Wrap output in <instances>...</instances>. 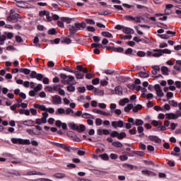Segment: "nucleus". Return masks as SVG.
<instances>
[{"label":"nucleus","instance_id":"obj_35","mask_svg":"<svg viewBox=\"0 0 181 181\" xmlns=\"http://www.w3.org/2000/svg\"><path fill=\"white\" fill-rule=\"evenodd\" d=\"M76 25H78V29L79 30L82 29H86L87 28V24L85 22H82L81 23H76Z\"/></svg>","mask_w":181,"mask_h":181},{"label":"nucleus","instance_id":"obj_1","mask_svg":"<svg viewBox=\"0 0 181 181\" xmlns=\"http://www.w3.org/2000/svg\"><path fill=\"white\" fill-rule=\"evenodd\" d=\"M59 77L62 79L61 83L64 85L68 84V86H70L71 82L74 81V76H67L64 74H60Z\"/></svg>","mask_w":181,"mask_h":181},{"label":"nucleus","instance_id":"obj_17","mask_svg":"<svg viewBox=\"0 0 181 181\" xmlns=\"http://www.w3.org/2000/svg\"><path fill=\"white\" fill-rule=\"evenodd\" d=\"M165 118L167 119H177V118H179V116L174 113H166Z\"/></svg>","mask_w":181,"mask_h":181},{"label":"nucleus","instance_id":"obj_2","mask_svg":"<svg viewBox=\"0 0 181 181\" xmlns=\"http://www.w3.org/2000/svg\"><path fill=\"white\" fill-rule=\"evenodd\" d=\"M11 142L16 145H30V140L29 139L12 138Z\"/></svg>","mask_w":181,"mask_h":181},{"label":"nucleus","instance_id":"obj_29","mask_svg":"<svg viewBox=\"0 0 181 181\" xmlns=\"http://www.w3.org/2000/svg\"><path fill=\"white\" fill-rule=\"evenodd\" d=\"M139 76L141 78H148V77H149V74H148L146 72H144V71H139Z\"/></svg>","mask_w":181,"mask_h":181},{"label":"nucleus","instance_id":"obj_58","mask_svg":"<svg viewBox=\"0 0 181 181\" xmlns=\"http://www.w3.org/2000/svg\"><path fill=\"white\" fill-rule=\"evenodd\" d=\"M111 112H112H112H115V114H116V115H121V114H122V112L119 109H116L115 110H111Z\"/></svg>","mask_w":181,"mask_h":181},{"label":"nucleus","instance_id":"obj_51","mask_svg":"<svg viewBox=\"0 0 181 181\" xmlns=\"http://www.w3.org/2000/svg\"><path fill=\"white\" fill-rule=\"evenodd\" d=\"M119 159L122 161L128 160V155L127 154L121 155L119 156Z\"/></svg>","mask_w":181,"mask_h":181},{"label":"nucleus","instance_id":"obj_9","mask_svg":"<svg viewBox=\"0 0 181 181\" xmlns=\"http://www.w3.org/2000/svg\"><path fill=\"white\" fill-rule=\"evenodd\" d=\"M112 127L117 129V128H122L124 127V122L122 120H119L118 122H112Z\"/></svg>","mask_w":181,"mask_h":181},{"label":"nucleus","instance_id":"obj_40","mask_svg":"<svg viewBox=\"0 0 181 181\" xmlns=\"http://www.w3.org/2000/svg\"><path fill=\"white\" fill-rule=\"evenodd\" d=\"M134 125H136V127H139L141 125H144V120L139 119H136V122H135V124H134Z\"/></svg>","mask_w":181,"mask_h":181},{"label":"nucleus","instance_id":"obj_30","mask_svg":"<svg viewBox=\"0 0 181 181\" xmlns=\"http://www.w3.org/2000/svg\"><path fill=\"white\" fill-rule=\"evenodd\" d=\"M161 71L164 76H169V69L166 66L161 67Z\"/></svg>","mask_w":181,"mask_h":181},{"label":"nucleus","instance_id":"obj_13","mask_svg":"<svg viewBox=\"0 0 181 181\" xmlns=\"http://www.w3.org/2000/svg\"><path fill=\"white\" fill-rule=\"evenodd\" d=\"M18 124H23L25 127H33L35 125V121L32 119H28L25 121L18 122Z\"/></svg>","mask_w":181,"mask_h":181},{"label":"nucleus","instance_id":"obj_23","mask_svg":"<svg viewBox=\"0 0 181 181\" xmlns=\"http://www.w3.org/2000/svg\"><path fill=\"white\" fill-rule=\"evenodd\" d=\"M49 117V113L43 112L42 117L40 119L42 124H46L47 122V117Z\"/></svg>","mask_w":181,"mask_h":181},{"label":"nucleus","instance_id":"obj_16","mask_svg":"<svg viewBox=\"0 0 181 181\" xmlns=\"http://www.w3.org/2000/svg\"><path fill=\"white\" fill-rule=\"evenodd\" d=\"M97 134H98V135H100V136H101V135H110V130L105 129H98L97 130Z\"/></svg>","mask_w":181,"mask_h":181},{"label":"nucleus","instance_id":"obj_41","mask_svg":"<svg viewBox=\"0 0 181 181\" xmlns=\"http://www.w3.org/2000/svg\"><path fill=\"white\" fill-rule=\"evenodd\" d=\"M141 110H142V106L139 104L133 108V112H138V111H141Z\"/></svg>","mask_w":181,"mask_h":181},{"label":"nucleus","instance_id":"obj_15","mask_svg":"<svg viewBox=\"0 0 181 181\" xmlns=\"http://www.w3.org/2000/svg\"><path fill=\"white\" fill-rule=\"evenodd\" d=\"M141 174L144 176H156V173H155L153 171L148 170H142Z\"/></svg>","mask_w":181,"mask_h":181},{"label":"nucleus","instance_id":"obj_36","mask_svg":"<svg viewBox=\"0 0 181 181\" xmlns=\"http://www.w3.org/2000/svg\"><path fill=\"white\" fill-rule=\"evenodd\" d=\"M159 52H161L162 55L164 54H170L172 53V51H170L169 49H160Z\"/></svg>","mask_w":181,"mask_h":181},{"label":"nucleus","instance_id":"obj_56","mask_svg":"<svg viewBox=\"0 0 181 181\" xmlns=\"http://www.w3.org/2000/svg\"><path fill=\"white\" fill-rule=\"evenodd\" d=\"M160 121H156V120H153L151 124L153 125V127H160Z\"/></svg>","mask_w":181,"mask_h":181},{"label":"nucleus","instance_id":"obj_18","mask_svg":"<svg viewBox=\"0 0 181 181\" xmlns=\"http://www.w3.org/2000/svg\"><path fill=\"white\" fill-rule=\"evenodd\" d=\"M122 32H123V33H125L126 35H132V33H134V30H132L128 27H123Z\"/></svg>","mask_w":181,"mask_h":181},{"label":"nucleus","instance_id":"obj_55","mask_svg":"<svg viewBox=\"0 0 181 181\" xmlns=\"http://www.w3.org/2000/svg\"><path fill=\"white\" fill-rule=\"evenodd\" d=\"M48 35H57V31L54 28L49 29L48 30Z\"/></svg>","mask_w":181,"mask_h":181},{"label":"nucleus","instance_id":"obj_7","mask_svg":"<svg viewBox=\"0 0 181 181\" xmlns=\"http://www.w3.org/2000/svg\"><path fill=\"white\" fill-rule=\"evenodd\" d=\"M124 18L129 22H136V23H141L142 22V17L141 16L134 17L132 16H125Z\"/></svg>","mask_w":181,"mask_h":181},{"label":"nucleus","instance_id":"obj_4","mask_svg":"<svg viewBox=\"0 0 181 181\" xmlns=\"http://www.w3.org/2000/svg\"><path fill=\"white\" fill-rule=\"evenodd\" d=\"M13 33L4 32V35H0V45L2 46L5 45V40L6 39H13Z\"/></svg>","mask_w":181,"mask_h":181},{"label":"nucleus","instance_id":"obj_8","mask_svg":"<svg viewBox=\"0 0 181 181\" xmlns=\"http://www.w3.org/2000/svg\"><path fill=\"white\" fill-rule=\"evenodd\" d=\"M52 101L55 105H59L62 104V97L59 96V95L52 96Z\"/></svg>","mask_w":181,"mask_h":181},{"label":"nucleus","instance_id":"obj_46","mask_svg":"<svg viewBox=\"0 0 181 181\" xmlns=\"http://www.w3.org/2000/svg\"><path fill=\"white\" fill-rule=\"evenodd\" d=\"M26 132H28V134H29V135H40V132L36 133L35 132H33V130L29 129L26 130Z\"/></svg>","mask_w":181,"mask_h":181},{"label":"nucleus","instance_id":"obj_27","mask_svg":"<svg viewBox=\"0 0 181 181\" xmlns=\"http://www.w3.org/2000/svg\"><path fill=\"white\" fill-rule=\"evenodd\" d=\"M68 127L73 129V131H78V126L74 123H69Z\"/></svg>","mask_w":181,"mask_h":181},{"label":"nucleus","instance_id":"obj_12","mask_svg":"<svg viewBox=\"0 0 181 181\" xmlns=\"http://www.w3.org/2000/svg\"><path fill=\"white\" fill-rule=\"evenodd\" d=\"M36 175L45 176V173L33 170V171H28L25 174V176H36Z\"/></svg>","mask_w":181,"mask_h":181},{"label":"nucleus","instance_id":"obj_14","mask_svg":"<svg viewBox=\"0 0 181 181\" xmlns=\"http://www.w3.org/2000/svg\"><path fill=\"white\" fill-rule=\"evenodd\" d=\"M148 139L151 142H155L156 144H162V139H160L158 136H149Z\"/></svg>","mask_w":181,"mask_h":181},{"label":"nucleus","instance_id":"obj_57","mask_svg":"<svg viewBox=\"0 0 181 181\" xmlns=\"http://www.w3.org/2000/svg\"><path fill=\"white\" fill-rule=\"evenodd\" d=\"M136 6L137 8V9H144V11H148V7L143 6V5H140V4H136Z\"/></svg>","mask_w":181,"mask_h":181},{"label":"nucleus","instance_id":"obj_43","mask_svg":"<svg viewBox=\"0 0 181 181\" xmlns=\"http://www.w3.org/2000/svg\"><path fill=\"white\" fill-rule=\"evenodd\" d=\"M124 138H127V133L124 132L119 133L117 139H124Z\"/></svg>","mask_w":181,"mask_h":181},{"label":"nucleus","instance_id":"obj_49","mask_svg":"<svg viewBox=\"0 0 181 181\" xmlns=\"http://www.w3.org/2000/svg\"><path fill=\"white\" fill-rule=\"evenodd\" d=\"M86 88L89 91H93V90H94L95 91H97V88H95V87H94V86L93 85H87Z\"/></svg>","mask_w":181,"mask_h":181},{"label":"nucleus","instance_id":"obj_64","mask_svg":"<svg viewBox=\"0 0 181 181\" xmlns=\"http://www.w3.org/2000/svg\"><path fill=\"white\" fill-rule=\"evenodd\" d=\"M169 104L173 107H177V102H175V100H170Z\"/></svg>","mask_w":181,"mask_h":181},{"label":"nucleus","instance_id":"obj_20","mask_svg":"<svg viewBox=\"0 0 181 181\" xmlns=\"http://www.w3.org/2000/svg\"><path fill=\"white\" fill-rule=\"evenodd\" d=\"M74 74H75L76 78H77L78 80H83V78H84L83 74H81L78 71H74Z\"/></svg>","mask_w":181,"mask_h":181},{"label":"nucleus","instance_id":"obj_42","mask_svg":"<svg viewBox=\"0 0 181 181\" xmlns=\"http://www.w3.org/2000/svg\"><path fill=\"white\" fill-rule=\"evenodd\" d=\"M61 42L66 43V45H70V43H71V39L69 37H65L61 41Z\"/></svg>","mask_w":181,"mask_h":181},{"label":"nucleus","instance_id":"obj_37","mask_svg":"<svg viewBox=\"0 0 181 181\" xmlns=\"http://www.w3.org/2000/svg\"><path fill=\"white\" fill-rule=\"evenodd\" d=\"M113 52H117V53H122L124 52V48L119 47H113Z\"/></svg>","mask_w":181,"mask_h":181},{"label":"nucleus","instance_id":"obj_59","mask_svg":"<svg viewBox=\"0 0 181 181\" xmlns=\"http://www.w3.org/2000/svg\"><path fill=\"white\" fill-rule=\"evenodd\" d=\"M66 111L63 108H58L57 112H56V115H59V114H64Z\"/></svg>","mask_w":181,"mask_h":181},{"label":"nucleus","instance_id":"obj_33","mask_svg":"<svg viewBox=\"0 0 181 181\" xmlns=\"http://www.w3.org/2000/svg\"><path fill=\"white\" fill-rule=\"evenodd\" d=\"M73 19L74 18H70L67 17L61 18V21H62V22H66V23H70L71 22H73Z\"/></svg>","mask_w":181,"mask_h":181},{"label":"nucleus","instance_id":"obj_3","mask_svg":"<svg viewBox=\"0 0 181 181\" xmlns=\"http://www.w3.org/2000/svg\"><path fill=\"white\" fill-rule=\"evenodd\" d=\"M52 145H54V146H57V148H61V149H64L65 152H71V151H74V148L73 147H71L67 144L52 142Z\"/></svg>","mask_w":181,"mask_h":181},{"label":"nucleus","instance_id":"obj_19","mask_svg":"<svg viewBox=\"0 0 181 181\" xmlns=\"http://www.w3.org/2000/svg\"><path fill=\"white\" fill-rule=\"evenodd\" d=\"M16 2H17V4H20L21 5H23V6L17 5V6L18 8H25V9H28V8H29L27 6L28 3L25 1H17Z\"/></svg>","mask_w":181,"mask_h":181},{"label":"nucleus","instance_id":"obj_48","mask_svg":"<svg viewBox=\"0 0 181 181\" xmlns=\"http://www.w3.org/2000/svg\"><path fill=\"white\" fill-rule=\"evenodd\" d=\"M67 90L69 91V93H74V91H76V88L70 85L67 86Z\"/></svg>","mask_w":181,"mask_h":181},{"label":"nucleus","instance_id":"obj_26","mask_svg":"<svg viewBox=\"0 0 181 181\" xmlns=\"http://www.w3.org/2000/svg\"><path fill=\"white\" fill-rule=\"evenodd\" d=\"M101 35L102 36H104V37H109L110 39H112L113 37L112 34L108 31H103L101 33Z\"/></svg>","mask_w":181,"mask_h":181},{"label":"nucleus","instance_id":"obj_25","mask_svg":"<svg viewBox=\"0 0 181 181\" xmlns=\"http://www.w3.org/2000/svg\"><path fill=\"white\" fill-rule=\"evenodd\" d=\"M128 103H129V99H128V98H124L119 100V105L124 107V105H125V104H128Z\"/></svg>","mask_w":181,"mask_h":181},{"label":"nucleus","instance_id":"obj_5","mask_svg":"<svg viewBox=\"0 0 181 181\" xmlns=\"http://www.w3.org/2000/svg\"><path fill=\"white\" fill-rule=\"evenodd\" d=\"M68 29L69 30V37H71L74 36V35H76V33H77V31L80 30L78 28V24H77V23H75L74 25H68Z\"/></svg>","mask_w":181,"mask_h":181},{"label":"nucleus","instance_id":"obj_62","mask_svg":"<svg viewBox=\"0 0 181 181\" xmlns=\"http://www.w3.org/2000/svg\"><path fill=\"white\" fill-rule=\"evenodd\" d=\"M100 86L103 87H105V86H108V81L105 80L100 81Z\"/></svg>","mask_w":181,"mask_h":181},{"label":"nucleus","instance_id":"obj_50","mask_svg":"<svg viewBox=\"0 0 181 181\" xmlns=\"http://www.w3.org/2000/svg\"><path fill=\"white\" fill-rule=\"evenodd\" d=\"M77 131L78 132H84V131H86V126L84 124H81Z\"/></svg>","mask_w":181,"mask_h":181},{"label":"nucleus","instance_id":"obj_52","mask_svg":"<svg viewBox=\"0 0 181 181\" xmlns=\"http://www.w3.org/2000/svg\"><path fill=\"white\" fill-rule=\"evenodd\" d=\"M43 88V86L42 84L39 83L37 86L34 88L35 91L37 93L38 91H40Z\"/></svg>","mask_w":181,"mask_h":181},{"label":"nucleus","instance_id":"obj_11","mask_svg":"<svg viewBox=\"0 0 181 181\" xmlns=\"http://www.w3.org/2000/svg\"><path fill=\"white\" fill-rule=\"evenodd\" d=\"M154 88L156 91V94H157L158 97H163V95H165V94L163 93V91L160 88V86L159 84L155 85Z\"/></svg>","mask_w":181,"mask_h":181},{"label":"nucleus","instance_id":"obj_32","mask_svg":"<svg viewBox=\"0 0 181 181\" xmlns=\"http://www.w3.org/2000/svg\"><path fill=\"white\" fill-rule=\"evenodd\" d=\"M20 73H23L25 75L30 74V69L21 68L20 69Z\"/></svg>","mask_w":181,"mask_h":181},{"label":"nucleus","instance_id":"obj_24","mask_svg":"<svg viewBox=\"0 0 181 181\" xmlns=\"http://www.w3.org/2000/svg\"><path fill=\"white\" fill-rule=\"evenodd\" d=\"M115 91L117 95H122V87H121V86H116L115 88Z\"/></svg>","mask_w":181,"mask_h":181},{"label":"nucleus","instance_id":"obj_39","mask_svg":"<svg viewBox=\"0 0 181 181\" xmlns=\"http://www.w3.org/2000/svg\"><path fill=\"white\" fill-rule=\"evenodd\" d=\"M112 146H115V148H122V146H123L122 143L119 141L112 142Z\"/></svg>","mask_w":181,"mask_h":181},{"label":"nucleus","instance_id":"obj_44","mask_svg":"<svg viewBox=\"0 0 181 181\" xmlns=\"http://www.w3.org/2000/svg\"><path fill=\"white\" fill-rule=\"evenodd\" d=\"M100 115H105V117H112V113H107L105 111L100 110L99 112Z\"/></svg>","mask_w":181,"mask_h":181},{"label":"nucleus","instance_id":"obj_63","mask_svg":"<svg viewBox=\"0 0 181 181\" xmlns=\"http://www.w3.org/2000/svg\"><path fill=\"white\" fill-rule=\"evenodd\" d=\"M45 91H48V93H53V87L52 86H46Z\"/></svg>","mask_w":181,"mask_h":181},{"label":"nucleus","instance_id":"obj_53","mask_svg":"<svg viewBox=\"0 0 181 181\" xmlns=\"http://www.w3.org/2000/svg\"><path fill=\"white\" fill-rule=\"evenodd\" d=\"M86 22L88 23V25H95V21H94L93 19L86 18Z\"/></svg>","mask_w":181,"mask_h":181},{"label":"nucleus","instance_id":"obj_45","mask_svg":"<svg viewBox=\"0 0 181 181\" xmlns=\"http://www.w3.org/2000/svg\"><path fill=\"white\" fill-rule=\"evenodd\" d=\"M119 135V133L117 131H113L111 132L110 134V136L112 138H117L118 139V136Z\"/></svg>","mask_w":181,"mask_h":181},{"label":"nucleus","instance_id":"obj_54","mask_svg":"<svg viewBox=\"0 0 181 181\" xmlns=\"http://www.w3.org/2000/svg\"><path fill=\"white\" fill-rule=\"evenodd\" d=\"M92 84H93V86H97V84H100V78H95L93 79Z\"/></svg>","mask_w":181,"mask_h":181},{"label":"nucleus","instance_id":"obj_21","mask_svg":"<svg viewBox=\"0 0 181 181\" xmlns=\"http://www.w3.org/2000/svg\"><path fill=\"white\" fill-rule=\"evenodd\" d=\"M160 49H153V52H155L156 53H153L152 54L153 57H160V56H162V52L160 51Z\"/></svg>","mask_w":181,"mask_h":181},{"label":"nucleus","instance_id":"obj_22","mask_svg":"<svg viewBox=\"0 0 181 181\" xmlns=\"http://www.w3.org/2000/svg\"><path fill=\"white\" fill-rule=\"evenodd\" d=\"M53 177H55V179H64V177H66V174L62 173H55L53 175Z\"/></svg>","mask_w":181,"mask_h":181},{"label":"nucleus","instance_id":"obj_34","mask_svg":"<svg viewBox=\"0 0 181 181\" xmlns=\"http://www.w3.org/2000/svg\"><path fill=\"white\" fill-rule=\"evenodd\" d=\"M99 158H101L103 160H109L110 157L108 156V154L107 153H103V154H100Z\"/></svg>","mask_w":181,"mask_h":181},{"label":"nucleus","instance_id":"obj_47","mask_svg":"<svg viewBox=\"0 0 181 181\" xmlns=\"http://www.w3.org/2000/svg\"><path fill=\"white\" fill-rule=\"evenodd\" d=\"M157 131H166V127L162 125V122H160V126L157 127Z\"/></svg>","mask_w":181,"mask_h":181},{"label":"nucleus","instance_id":"obj_6","mask_svg":"<svg viewBox=\"0 0 181 181\" xmlns=\"http://www.w3.org/2000/svg\"><path fill=\"white\" fill-rule=\"evenodd\" d=\"M18 19H22V16L18 13L13 14V13H11L7 17V21L8 22H18Z\"/></svg>","mask_w":181,"mask_h":181},{"label":"nucleus","instance_id":"obj_60","mask_svg":"<svg viewBox=\"0 0 181 181\" xmlns=\"http://www.w3.org/2000/svg\"><path fill=\"white\" fill-rule=\"evenodd\" d=\"M43 74H37V76H35V78L38 80V81H42L43 80Z\"/></svg>","mask_w":181,"mask_h":181},{"label":"nucleus","instance_id":"obj_38","mask_svg":"<svg viewBox=\"0 0 181 181\" xmlns=\"http://www.w3.org/2000/svg\"><path fill=\"white\" fill-rule=\"evenodd\" d=\"M49 15H50V12H49L47 11H42L39 13V16L41 17L42 16H49Z\"/></svg>","mask_w":181,"mask_h":181},{"label":"nucleus","instance_id":"obj_61","mask_svg":"<svg viewBox=\"0 0 181 181\" xmlns=\"http://www.w3.org/2000/svg\"><path fill=\"white\" fill-rule=\"evenodd\" d=\"M134 50L132 49V48H128L127 49H126L124 54H132Z\"/></svg>","mask_w":181,"mask_h":181},{"label":"nucleus","instance_id":"obj_10","mask_svg":"<svg viewBox=\"0 0 181 181\" xmlns=\"http://www.w3.org/2000/svg\"><path fill=\"white\" fill-rule=\"evenodd\" d=\"M122 166L124 169H126V170H134V169H138V166L129 163H123Z\"/></svg>","mask_w":181,"mask_h":181},{"label":"nucleus","instance_id":"obj_31","mask_svg":"<svg viewBox=\"0 0 181 181\" xmlns=\"http://www.w3.org/2000/svg\"><path fill=\"white\" fill-rule=\"evenodd\" d=\"M91 47L95 49H104V47L101 44L93 43L91 44Z\"/></svg>","mask_w":181,"mask_h":181},{"label":"nucleus","instance_id":"obj_28","mask_svg":"<svg viewBox=\"0 0 181 181\" xmlns=\"http://www.w3.org/2000/svg\"><path fill=\"white\" fill-rule=\"evenodd\" d=\"M134 108V105L132 103L128 104L126 107H124V110L125 112H129L131 110Z\"/></svg>","mask_w":181,"mask_h":181}]
</instances>
